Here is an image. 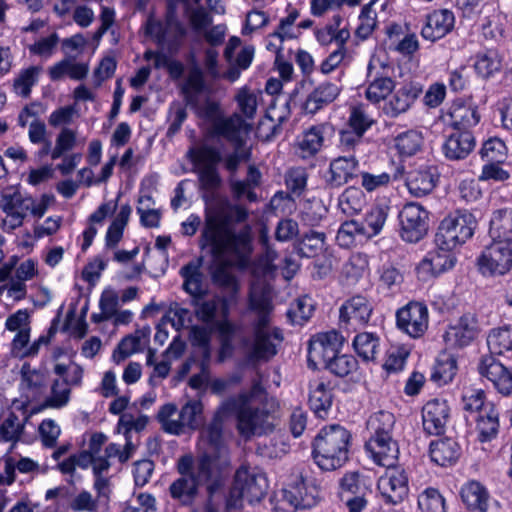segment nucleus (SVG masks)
<instances>
[{"instance_id": "f257e3e1", "label": "nucleus", "mask_w": 512, "mask_h": 512, "mask_svg": "<svg viewBox=\"0 0 512 512\" xmlns=\"http://www.w3.org/2000/svg\"><path fill=\"white\" fill-rule=\"evenodd\" d=\"M248 218V210L241 205L206 213L201 232L203 246H209L216 258L230 256L234 266L241 269L248 267L253 251L252 228L248 224L238 232L234 228L235 224L245 223Z\"/></svg>"}, {"instance_id": "f03ea898", "label": "nucleus", "mask_w": 512, "mask_h": 512, "mask_svg": "<svg viewBox=\"0 0 512 512\" xmlns=\"http://www.w3.org/2000/svg\"><path fill=\"white\" fill-rule=\"evenodd\" d=\"M351 433L339 424L323 427L312 443V456L323 471H334L349 460Z\"/></svg>"}, {"instance_id": "7ed1b4c3", "label": "nucleus", "mask_w": 512, "mask_h": 512, "mask_svg": "<svg viewBox=\"0 0 512 512\" xmlns=\"http://www.w3.org/2000/svg\"><path fill=\"white\" fill-rule=\"evenodd\" d=\"M394 425L395 417L388 411H378L367 421V429L371 436L365 448L371 453L375 463L384 467L395 465L398 459L399 447L392 438Z\"/></svg>"}, {"instance_id": "20e7f679", "label": "nucleus", "mask_w": 512, "mask_h": 512, "mask_svg": "<svg viewBox=\"0 0 512 512\" xmlns=\"http://www.w3.org/2000/svg\"><path fill=\"white\" fill-rule=\"evenodd\" d=\"M54 200V195L43 194L37 201L32 196L22 193L18 186H7L0 191V209L7 217L4 223L8 224L10 229H16L23 224L28 214L41 218Z\"/></svg>"}, {"instance_id": "39448f33", "label": "nucleus", "mask_w": 512, "mask_h": 512, "mask_svg": "<svg viewBox=\"0 0 512 512\" xmlns=\"http://www.w3.org/2000/svg\"><path fill=\"white\" fill-rule=\"evenodd\" d=\"M180 91L185 104L211 125L223 117L220 104L210 97L212 89L206 82L205 72L198 65L190 67Z\"/></svg>"}, {"instance_id": "423d86ee", "label": "nucleus", "mask_w": 512, "mask_h": 512, "mask_svg": "<svg viewBox=\"0 0 512 512\" xmlns=\"http://www.w3.org/2000/svg\"><path fill=\"white\" fill-rule=\"evenodd\" d=\"M268 481L262 472H257L246 467H240L234 477L233 485L227 498V507L237 509L242 506V501L249 504L261 501L268 490Z\"/></svg>"}, {"instance_id": "0eeeda50", "label": "nucleus", "mask_w": 512, "mask_h": 512, "mask_svg": "<svg viewBox=\"0 0 512 512\" xmlns=\"http://www.w3.org/2000/svg\"><path fill=\"white\" fill-rule=\"evenodd\" d=\"M177 411V406L173 403H167L160 408L157 420L166 433L181 435L185 433L186 429L197 430L203 426V404L201 401H188L180 409L178 418L174 419L173 416Z\"/></svg>"}, {"instance_id": "6e6552de", "label": "nucleus", "mask_w": 512, "mask_h": 512, "mask_svg": "<svg viewBox=\"0 0 512 512\" xmlns=\"http://www.w3.org/2000/svg\"><path fill=\"white\" fill-rule=\"evenodd\" d=\"M476 219L472 213L456 211L441 222L435 234V245L440 249H455L473 236Z\"/></svg>"}, {"instance_id": "1a4fd4ad", "label": "nucleus", "mask_w": 512, "mask_h": 512, "mask_svg": "<svg viewBox=\"0 0 512 512\" xmlns=\"http://www.w3.org/2000/svg\"><path fill=\"white\" fill-rule=\"evenodd\" d=\"M228 462L215 453H203L194 459L193 476L198 485H206L208 496L213 497L225 485Z\"/></svg>"}, {"instance_id": "9d476101", "label": "nucleus", "mask_w": 512, "mask_h": 512, "mask_svg": "<svg viewBox=\"0 0 512 512\" xmlns=\"http://www.w3.org/2000/svg\"><path fill=\"white\" fill-rule=\"evenodd\" d=\"M282 492L283 501L294 510L310 509L320 500L319 488L301 471H295L290 475Z\"/></svg>"}, {"instance_id": "9b49d317", "label": "nucleus", "mask_w": 512, "mask_h": 512, "mask_svg": "<svg viewBox=\"0 0 512 512\" xmlns=\"http://www.w3.org/2000/svg\"><path fill=\"white\" fill-rule=\"evenodd\" d=\"M483 275H504L512 269V241L492 240L477 259Z\"/></svg>"}, {"instance_id": "f8f14e48", "label": "nucleus", "mask_w": 512, "mask_h": 512, "mask_svg": "<svg viewBox=\"0 0 512 512\" xmlns=\"http://www.w3.org/2000/svg\"><path fill=\"white\" fill-rule=\"evenodd\" d=\"M194 457L191 454L182 455L176 464L180 477L169 486L170 496L181 505H191L199 490V485L193 476Z\"/></svg>"}, {"instance_id": "ddd939ff", "label": "nucleus", "mask_w": 512, "mask_h": 512, "mask_svg": "<svg viewBox=\"0 0 512 512\" xmlns=\"http://www.w3.org/2000/svg\"><path fill=\"white\" fill-rule=\"evenodd\" d=\"M374 307L369 298L356 294L346 299L339 309V325L341 329L356 331L366 326L372 316Z\"/></svg>"}, {"instance_id": "4468645a", "label": "nucleus", "mask_w": 512, "mask_h": 512, "mask_svg": "<svg viewBox=\"0 0 512 512\" xmlns=\"http://www.w3.org/2000/svg\"><path fill=\"white\" fill-rule=\"evenodd\" d=\"M428 215V211L419 204L404 205L398 215L402 239L409 243L420 241L427 234L429 228Z\"/></svg>"}, {"instance_id": "2eb2a0df", "label": "nucleus", "mask_w": 512, "mask_h": 512, "mask_svg": "<svg viewBox=\"0 0 512 512\" xmlns=\"http://www.w3.org/2000/svg\"><path fill=\"white\" fill-rule=\"evenodd\" d=\"M377 488L385 504L395 506L402 503L409 493L405 470L394 465L387 467L385 474L378 480Z\"/></svg>"}, {"instance_id": "dca6fc26", "label": "nucleus", "mask_w": 512, "mask_h": 512, "mask_svg": "<svg viewBox=\"0 0 512 512\" xmlns=\"http://www.w3.org/2000/svg\"><path fill=\"white\" fill-rule=\"evenodd\" d=\"M253 345L250 359L255 361H269L278 352V346L284 337L279 328H270L269 325L253 323Z\"/></svg>"}, {"instance_id": "f3484780", "label": "nucleus", "mask_w": 512, "mask_h": 512, "mask_svg": "<svg viewBox=\"0 0 512 512\" xmlns=\"http://www.w3.org/2000/svg\"><path fill=\"white\" fill-rule=\"evenodd\" d=\"M399 330L412 338L424 335L428 328V309L423 303L411 301L396 312Z\"/></svg>"}, {"instance_id": "a211bd4d", "label": "nucleus", "mask_w": 512, "mask_h": 512, "mask_svg": "<svg viewBox=\"0 0 512 512\" xmlns=\"http://www.w3.org/2000/svg\"><path fill=\"white\" fill-rule=\"evenodd\" d=\"M233 398L237 401V404L230 412L237 413V428L239 433L245 437L256 434L257 430L262 428L268 417V411L253 407L251 402L249 403L247 394H239L238 397Z\"/></svg>"}, {"instance_id": "6ab92c4d", "label": "nucleus", "mask_w": 512, "mask_h": 512, "mask_svg": "<svg viewBox=\"0 0 512 512\" xmlns=\"http://www.w3.org/2000/svg\"><path fill=\"white\" fill-rule=\"evenodd\" d=\"M340 344L341 341L336 331L314 336L309 341L308 346V367L315 370L319 364H323L324 368L327 369L328 364L336 356Z\"/></svg>"}, {"instance_id": "aec40b11", "label": "nucleus", "mask_w": 512, "mask_h": 512, "mask_svg": "<svg viewBox=\"0 0 512 512\" xmlns=\"http://www.w3.org/2000/svg\"><path fill=\"white\" fill-rule=\"evenodd\" d=\"M368 488L359 472L350 471L339 480L338 496L349 509V512H361L366 506Z\"/></svg>"}, {"instance_id": "412c9836", "label": "nucleus", "mask_w": 512, "mask_h": 512, "mask_svg": "<svg viewBox=\"0 0 512 512\" xmlns=\"http://www.w3.org/2000/svg\"><path fill=\"white\" fill-rule=\"evenodd\" d=\"M481 329L476 315L466 313L454 325H450L444 334V340L450 348H464L479 335Z\"/></svg>"}, {"instance_id": "4be33fe9", "label": "nucleus", "mask_w": 512, "mask_h": 512, "mask_svg": "<svg viewBox=\"0 0 512 512\" xmlns=\"http://www.w3.org/2000/svg\"><path fill=\"white\" fill-rule=\"evenodd\" d=\"M478 371L492 382L499 393L505 396L512 394V367L504 366L492 355H484L479 361Z\"/></svg>"}, {"instance_id": "5701e85b", "label": "nucleus", "mask_w": 512, "mask_h": 512, "mask_svg": "<svg viewBox=\"0 0 512 512\" xmlns=\"http://www.w3.org/2000/svg\"><path fill=\"white\" fill-rule=\"evenodd\" d=\"M452 250L440 249L436 246V249L429 251L416 267L418 278L427 281L452 269L456 262Z\"/></svg>"}, {"instance_id": "b1692460", "label": "nucleus", "mask_w": 512, "mask_h": 512, "mask_svg": "<svg viewBox=\"0 0 512 512\" xmlns=\"http://www.w3.org/2000/svg\"><path fill=\"white\" fill-rule=\"evenodd\" d=\"M250 125L237 113L229 117H222L211 125L209 134L212 137H222L233 146L243 147L245 144L244 135L249 132Z\"/></svg>"}, {"instance_id": "393cba45", "label": "nucleus", "mask_w": 512, "mask_h": 512, "mask_svg": "<svg viewBox=\"0 0 512 512\" xmlns=\"http://www.w3.org/2000/svg\"><path fill=\"white\" fill-rule=\"evenodd\" d=\"M358 175V160L354 156H340L330 162L325 175V185L330 189L340 188Z\"/></svg>"}, {"instance_id": "a878e982", "label": "nucleus", "mask_w": 512, "mask_h": 512, "mask_svg": "<svg viewBox=\"0 0 512 512\" xmlns=\"http://www.w3.org/2000/svg\"><path fill=\"white\" fill-rule=\"evenodd\" d=\"M450 415L446 400L432 399L422 409L423 428L430 435H441L445 431Z\"/></svg>"}, {"instance_id": "bb28decb", "label": "nucleus", "mask_w": 512, "mask_h": 512, "mask_svg": "<svg viewBox=\"0 0 512 512\" xmlns=\"http://www.w3.org/2000/svg\"><path fill=\"white\" fill-rule=\"evenodd\" d=\"M333 403L330 381L314 379L309 382L308 404L314 414L321 419L328 417Z\"/></svg>"}, {"instance_id": "cd10ccee", "label": "nucleus", "mask_w": 512, "mask_h": 512, "mask_svg": "<svg viewBox=\"0 0 512 512\" xmlns=\"http://www.w3.org/2000/svg\"><path fill=\"white\" fill-rule=\"evenodd\" d=\"M474 147L475 137L472 132L454 130L442 144V152L448 160L459 161L465 159Z\"/></svg>"}, {"instance_id": "c85d7f7f", "label": "nucleus", "mask_w": 512, "mask_h": 512, "mask_svg": "<svg viewBox=\"0 0 512 512\" xmlns=\"http://www.w3.org/2000/svg\"><path fill=\"white\" fill-rule=\"evenodd\" d=\"M248 306L251 311L257 313L254 323L269 325L270 314L273 310L270 287L261 283L253 284L249 291Z\"/></svg>"}, {"instance_id": "c756f323", "label": "nucleus", "mask_w": 512, "mask_h": 512, "mask_svg": "<svg viewBox=\"0 0 512 512\" xmlns=\"http://www.w3.org/2000/svg\"><path fill=\"white\" fill-rule=\"evenodd\" d=\"M455 17L451 10H435L427 16V21L421 30L424 39L432 42L443 38L454 27Z\"/></svg>"}, {"instance_id": "7c9ffc66", "label": "nucleus", "mask_w": 512, "mask_h": 512, "mask_svg": "<svg viewBox=\"0 0 512 512\" xmlns=\"http://www.w3.org/2000/svg\"><path fill=\"white\" fill-rule=\"evenodd\" d=\"M421 93V88L407 84L385 100L382 112L389 118H396L407 112Z\"/></svg>"}, {"instance_id": "2f4dec72", "label": "nucleus", "mask_w": 512, "mask_h": 512, "mask_svg": "<svg viewBox=\"0 0 512 512\" xmlns=\"http://www.w3.org/2000/svg\"><path fill=\"white\" fill-rule=\"evenodd\" d=\"M342 86L336 82L320 83L306 98L303 110L308 114H315L323 107L332 103L340 94Z\"/></svg>"}, {"instance_id": "473e14b6", "label": "nucleus", "mask_w": 512, "mask_h": 512, "mask_svg": "<svg viewBox=\"0 0 512 512\" xmlns=\"http://www.w3.org/2000/svg\"><path fill=\"white\" fill-rule=\"evenodd\" d=\"M499 427V411L494 403L488 402L476 418L477 440L481 443L492 441L497 437Z\"/></svg>"}, {"instance_id": "72a5a7b5", "label": "nucleus", "mask_w": 512, "mask_h": 512, "mask_svg": "<svg viewBox=\"0 0 512 512\" xmlns=\"http://www.w3.org/2000/svg\"><path fill=\"white\" fill-rule=\"evenodd\" d=\"M450 126L456 131L472 132L480 121L477 106L472 103H454L449 111Z\"/></svg>"}, {"instance_id": "f704fd0d", "label": "nucleus", "mask_w": 512, "mask_h": 512, "mask_svg": "<svg viewBox=\"0 0 512 512\" xmlns=\"http://www.w3.org/2000/svg\"><path fill=\"white\" fill-rule=\"evenodd\" d=\"M233 301V297H213L198 303V300H194V304L197 305L195 310L196 317L203 323L213 325L216 320L218 311L221 317L230 315V306Z\"/></svg>"}, {"instance_id": "c9c22d12", "label": "nucleus", "mask_w": 512, "mask_h": 512, "mask_svg": "<svg viewBox=\"0 0 512 512\" xmlns=\"http://www.w3.org/2000/svg\"><path fill=\"white\" fill-rule=\"evenodd\" d=\"M202 260L190 261L179 270L180 276L183 278V290L191 295L194 300L201 299L205 291L203 289L204 275L201 271Z\"/></svg>"}, {"instance_id": "e433bc0d", "label": "nucleus", "mask_w": 512, "mask_h": 512, "mask_svg": "<svg viewBox=\"0 0 512 512\" xmlns=\"http://www.w3.org/2000/svg\"><path fill=\"white\" fill-rule=\"evenodd\" d=\"M437 181L438 175L435 169L427 167L411 171L406 184L412 195L422 197L433 191Z\"/></svg>"}, {"instance_id": "4c0bfd02", "label": "nucleus", "mask_w": 512, "mask_h": 512, "mask_svg": "<svg viewBox=\"0 0 512 512\" xmlns=\"http://www.w3.org/2000/svg\"><path fill=\"white\" fill-rule=\"evenodd\" d=\"M429 451L431 460L442 467L455 464L461 455L459 444L452 438L432 441Z\"/></svg>"}, {"instance_id": "58836bf2", "label": "nucleus", "mask_w": 512, "mask_h": 512, "mask_svg": "<svg viewBox=\"0 0 512 512\" xmlns=\"http://www.w3.org/2000/svg\"><path fill=\"white\" fill-rule=\"evenodd\" d=\"M461 498L471 512H487L489 494L486 488L477 481H470L461 489Z\"/></svg>"}, {"instance_id": "ea45409f", "label": "nucleus", "mask_w": 512, "mask_h": 512, "mask_svg": "<svg viewBox=\"0 0 512 512\" xmlns=\"http://www.w3.org/2000/svg\"><path fill=\"white\" fill-rule=\"evenodd\" d=\"M489 235L492 240L512 241V209H500L493 213Z\"/></svg>"}, {"instance_id": "a19ab883", "label": "nucleus", "mask_w": 512, "mask_h": 512, "mask_svg": "<svg viewBox=\"0 0 512 512\" xmlns=\"http://www.w3.org/2000/svg\"><path fill=\"white\" fill-rule=\"evenodd\" d=\"M353 347L363 361H375L380 353L379 336L372 332L359 333L354 337Z\"/></svg>"}, {"instance_id": "79ce46f5", "label": "nucleus", "mask_w": 512, "mask_h": 512, "mask_svg": "<svg viewBox=\"0 0 512 512\" xmlns=\"http://www.w3.org/2000/svg\"><path fill=\"white\" fill-rule=\"evenodd\" d=\"M187 158L192 164L200 168H217V165L222 161L220 151L216 147L210 145L190 147L187 151Z\"/></svg>"}, {"instance_id": "37998d69", "label": "nucleus", "mask_w": 512, "mask_h": 512, "mask_svg": "<svg viewBox=\"0 0 512 512\" xmlns=\"http://www.w3.org/2000/svg\"><path fill=\"white\" fill-rule=\"evenodd\" d=\"M237 401L234 398H229L222 403V405L215 412L212 421L207 426L205 433L208 442L218 447L222 439V423L223 417L235 407Z\"/></svg>"}, {"instance_id": "c03bdc74", "label": "nucleus", "mask_w": 512, "mask_h": 512, "mask_svg": "<svg viewBox=\"0 0 512 512\" xmlns=\"http://www.w3.org/2000/svg\"><path fill=\"white\" fill-rule=\"evenodd\" d=\"M25 422L21 421L14 412L8 415L0 422V442L12 443L11 449L20 441L24 434Z\"/></svg>"}, {"instance_id": "a18cd8bd", "label": "nucleus", "mask_w": 512, "mask_h": 512, "mask_svg": "<svg viewBox=\"0 0 512 512\" xmlns=\"http://www.w3.org/2000/svg\"><path fill=\"white\" fill-rule=\"evenodd\" d=\"M489 355H501L512 351V327L504 326L492 329L487 337Z\"/></svg>"}, {"instance_id": "49530a36", "label": "nucleus", "mask_w": 512, "mask_h": 512, "mask_svg": "<svg viewBox=\"0 0 512 512\" xmlns=\"http://www.w3.org/2000/svg\"><path fill=\"white\" fill-rule=\"evenodd\" d=\"M323 129L324 127L321 125L312 126L304 133L302 139L298 143L300 156L302 158L314 156L319 152L324 140Z\"/></svg>"}, {"instance_id": "de8ad7c7", "label": "nucleus", "mask_w": 512, "mask_h": 512, "mask_svg": "<svg viewBox=\"0 0 512 512\" xmlns=\"http://www.w3.org/2000/svg\"><path fill=\"white\" fill-rule=\"evenodd\" d=\"M389 207L386 205H375L366 213L362 221L364 229L368 234L366 238L378 235L387 220Z\"/></svg>"}, {"instance_id": "09e8293b", "label": "nucleus", "mask_w": 512, "mask_h": 512, "mask_svg": "<svg viewBox=\"0 0 512 512\" xmlns=\"http://www.w3.org/2000/svg\"><path fill=\"white\" fill-rule=\"evenodd\" d=\"M395 88V81L388 76H377L368 85L365 96L371 103L386 100Z\"/></svg>"}, {"instance_id": "8fccbe9b", "label": "nucleus", "mask_w": 512, "mask_h": 512, "mask_svg": "<svg viewBox=\"0 0 512 512\" xmlns=\"http://www.w3.org/2000/svg\"><path fill=\"white\" fill-rule=\"evenodd\" d=\"M422 144V133L415 129H410L400 133L395 138V147L403 156L415 155L421 149Z\"/></svg>"}, {"instance_id": "3c124183", "label": "nucleus", "mask_w": 512, "mask_h": 512, "mask_svg": "<svg viewBox=\"0 0 512 512\" xmlns=\"http://www.w3.org/2000/svg\"><path fill=\"white\" fill-rule=\"evenodd\" d=\"M326 234L310 230L303 234L299 240L298 255L311 258L316 256L325 245Z\"/></svg>"}, {"instance_id": "603ef678", "label": "nucleus", "mask_w": 512, "mask_h": 512, "mask_svg": "<svg viewBox=\"0 0 512 512\" xmlns=\"http://www.w3.org/2000/svg\"><path fill=\"white\" fill-rule=\"evenodd\" d=\"M457 373V361L453 356H445L437 360L431 379L439 386L448 384Z\"/></svg>"}, {"instance_id": "864d4df0", "label": "nucleus", "mask_w": 512, "mask_h": 512, "mask_svg": "<svg viewBox=\"0 0 512 512\" xmlns=\"http://www.w3.org/2000/svg\"><path fill=\"white\" fill-rule=\"evenodd\" d=\"M41 71L42 68L40 66H30L21 70L14 79V91L22 97H28L31 93V88L37 83Z\"/></svg>"}, {"instance_id": "5fc2aeb1", "label": "nucleus", "mask_w": 512, "mask_h": 512, "mask_svg": "<svg viewBox=\"0 0 512 512\" xmlns=\"http://www.w3.org/2000/svg\"><path fill=\"white\" fill-rule=\"evenodd\" d=\"M314 311L312 299L309 296L297 298L287 311V316L293 324L303 325L308 321Z\"/></svg>"}, {"instance_id": "6e6d98bb", "label": "nucleus", "mask_w": 512, "mask_h": 512, "mask_svg": "<svg viewBox=\"0 0 512 512\" xmlns=\"http://www.w3.org/2000/svg\"><path fill=\"white\" fill-rule=\"evenodd\" d=\"M20 375L23 389L31 391L33 395L39 393L45 387V374L40 370L32 369L27 362L22 365Z\"/></svg>"}, {"instance_id": "4d7b16f0", "label": "nucleus", "mask_w": 512, "mask_h": 512, "mask_svg": "<svg viewBox=\"0 0 512 512\" xmlns=\"http://www.w3.org/2000/svg\"><path fill=\"white\" fill-rule=\"evenodd\" d=\"M422 512H446L445 500L440 492L432 487L425 489L418 497Z\"/></svg>"}, {"instance_id": "13d9d810", "label": "nucleus", "mask_w": 512, "mask_h": 512, "mask_svg": "<svg viewBox=\"0 0 512 512\" xmlns=\"http://www.w3.org/2000/svg\"><path fill=\"white\" fill-rule=\"evenodd\" d=\"M374 1L363 6L359 15V25L356 28L355 34L358 38L367 39L377 25V14L373 10Z\"/></svg>"}, {"instance_id": "bf43d9fd", "label": "nucleus", "mask_w": 512, "mask_h": 512, "mask_svg": "<svg viewBox=\"0 0 512 512\" xmlns=\"http://www.w3.org/2000/svg\"><path fill=\"white\" fill-rule=\"evenodd\" d=\"M71 389L60 379L53 381L51 385V395L44 402L45 407L62 408L66 406L70 400Z\"/></svg>"}, {"instance_id": "052dcab7", "label": "nucleus", "mask_w": 512, "mask_h": 512, "mask_svg": "<svg viewBox=\"0 0 512 512\" xmlns=\"http://www.w3.org/2000/svg\"><path fill=\"white\" fill-rule=\"evenodd\" d=\"M358 368V361L352 355L342 354L338 352L333 360L328 364L327 369L337 377H346Z\"/></svg>"}, {"instance_id": "680f3d73", "label": "nucleus", "mask_w": 512, "mask_h": 512, "mask_svg": "<svg viewBox=\"0 0 512 512\" xmlns=\"http://www.w3.org/2000/svg\"><path fill=\"white\" fill-rule=\"evenodd\" d=\"M379 274L380 287L390 291L399 289L404 280L402 272L392 264L382 265Z\"/></svg>"}, {"instance_id": "e2e57ef3", "label": "nucleus", "mask_w": 512, "mask_h": 512, "mask_svg": "<svg viewBox=\"0 0 512 512\" xmlns=\"http://www.w3.org/2000/svg\"><path fill=\"white\" fill-rule=\"evenodd\" d=\"M506 145L499 138H490L484 142L480 154L487 162L502 163L506 159Z\"/></svg>"}, {"instance_id": "0e129e2a", "label": "nucleus", "mask_w": 512, "mask_h": 512, "mask_svg": "<svg viewBox=\"0 0 512 512\" xmlns=\"http://www.w3.org/2000/svg\"><path fill=\"white\" fill-rule=\"evenodd\" d=\"M374 123V119L366 112L362 105L352 107L348 119L349 128L363 136Z\"/></svg>"}, {"instance_id": "69168bd1", "label": "nucleus", "mask_w": 512, "mask_h": 512, "mask_svg": "<svg viewBox=\"0 0 512 512\" xmlns=\"http://www.w3.org/2000/svg\"><path fill=\"white\" fill-rule=\"evenodd\" d=\"M364 204V194L359 188L348 187L339 198V205L343 212L352 211L358 213Z\"/></svg>"}, {"instance_id": "338daca9", "label": "nucleus", "mask_w": 512, "mask_h": 512, "mask_svg": "<svg viewBox=\"0 0 512 512\" xmlns=\"http://www.w3.org/2000/svg\"><path fill=\"white\" fill-rule=\"evenodd\" d=\"M475 70L478 75L483 78H489L501 68V61L496 53L488 52L477 56L474 64Z\"/></svg>"}, {"instance_id": "774afa93", "label": "nucleus", "mask_w": 512, "mask_h": 512, "mask_svg": "<svg viewBox=\"0 0 512 512\" xmlns=\"http://www.w3.org/2000/svg\"><path fill=\"white\" fill-rule=\"evenodd\" d=\"M308 173L303 167H294L287 171L285 175V184L288 190L300 196L306 188Z\"/></svg>"}]
</instances>
